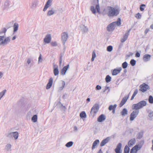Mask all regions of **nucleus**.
<instances>
[{"label":"nucleus","mask_w":153,"mask_h":153,"mask_svg":"<svg viewBox=\"0 0 153 153\" xmlns=\"http://www.w3.org/2000/svg\"><path fill=\"white\" fill-rule=\"evenodd\" d=\"M7 29H3L0 31V46H5L9 43L11 41L10 36L6 37Z\"/></svg>","instance_id":"f257e3e1"},{"label":"nucleus","mask_w":153,"mask_h":153,"mask_svg":"<svg viewBox=\"0 0 153 153\" xmlns=\"http://www.w3.org/2000/svg\"><path fill=\"white\" fill-rule=\"evenodd\" d=\"M107 9L108 10V15L110 16H117L119 14L120 11L119 8L116 7H108Z\"/></svg>","instance_id":"f03ea898"},{"label":"nucleus","mask_w":153,"mask_h":153,"mask_svg":"<svg viewBox=\"0 0 153 153\" xmlns=\"http://www.w3.org/2000/svg\"><path fill=\"white\" fill-rule=\"evenodd\" d=\"M146 101L145 100H142L137 103L133 104L132 106V109L133 110H139V109L146 106Z\"/></svg>","instance_id":"7ed1b4c3"},{"label":"nucleus","mask_w":153,"mask_h":153,"mask_svg":"<svg viewBox=\"0 0 153 153\" xmlns=\"http://www.w3.org/2000/svg\"><path fill=\"white\" fill-rule=\"evenodd\" d=\"M121 24V19L119 18L116 22H113L110 24L107 27V29L115 28L116 26H119Z\"/></svg>","instance_id":"20e7f679"},{"label":"nucleus","mask_w":153,"mask_h":153,"mask_svg":"<svg viewBox=\"0 0 153 153\" xmlns=\"http://www.w3.org/2000/svg\"><path fill=\"white\" fill-rule=\"evenodd\" d=\"M99 108V105L98 104H95L92 107L91 111V114L93 116H94L98 112Z\"/></svg>","instance_id":"39448f33"},{"label":"nucleus","mask_w":153,"mask_h":153,"mask_svg":"<svg viewBox=\"0 0 153 153\" xmlns=\"http://www.w3.org/2000/svg\"><path fill=\"white\" fill-rule=\"evenodd\" d=\"M140 90L143 92H145L150 89L149 86L145 83L140 85Z\"/></svg>","instance_id":"423d86ee"},{"label":"nucleus","mask_w":153,"mask_h":153,"mask_svg":"<svg viewBox=\"0 0 153 153\" xmlns=\"http://www.w3.org/2000/svg\"><path fill=\"white\" fill-rule=\"evenodd\" d=\"M139 112V110H134L131 113L130 117V120L133 121L137 117Z\"/></svg>","instance_id":"0eeeda50"},{"label":"nucleus","mask_w":153,"mask_h":153,"mask_svg":"<svg viewBox=\"0 0 153 153\" xmlns=\"http://www.w3.org/2000/svg\"><path fill=\"white\" fill-rule=\"evenodd\" d=\"M13 26V29H18L19 27V24L16 22L14 23V21H12V22L9 23L7 24V28H10L11 27Z\"/></svg>","instance_id":"6e6552de"},{"label":"nucleus","mask_w":153,"mask_h":153,"mask_svg":"<svg viewBox=\"0 0 153 153\" xmlns=\"http://www.w3.org/2000/svg\"><path fill=\"white\" fill-rule=\"evenodd\" d=\"M96 9H97V12L99 13H100V7L99 4H97L96 6V9L95 8L94 6H91L90 7V10L91 11L92 13L93 14H95L96 12Z\"/></svg>","instance_id":"1a4fd4ad"},{"label":"nucleus","mask_w":153,"mask_h":153,"mask_svg":"<svg viewBox=\"0 0 153 153\" xmlns=\"http://www.w3.org/2000/svg\"><path fill=\"white\" fill-rule=\"evenodd\" d=\"M68 36V34L67 32H63L62 34L61 37L62 40L63 45H64L65 43L67 40Z\"/></svg>","instance_id":"9d476101"},{"label":"nucleus","mask_w":153,"mask_h":153,"mask_svg":"<svg viewBox=\"0 0 153 153\" xmlns=\"http://www.w3.org/2000/svg\"><path fill=\"white\" fill-rule=\"evenodd\" d=\"M51 40V36L50 34L47 35L44 39V42L46 44L50 43Z\"/></svg>","instance_id":"9b49d317"},{"label":"nucleus","mask_w":153,"mask_h":153,"mask_svg":"<svg viewBox=\"0 0 153 153\" xmlns=\"http://www.w3.org/2000/svg\"><path fill=\"white\" fill-rule=\"evenodd\" d=\"M130 30L129 29L128 30H127L126 32V33L123 37L121 39V41L122 42H124L126 41L127 39L128 35L129 34V33L130 31Z\"/></svg>","instance_id":"f8f14e48"},{"label":"nucleus","mask_w":153,"mask_h":153,"mask_svg":"<svg viewBox=\"0 0 153 153\" xmlns=\"http://www.w3.org/2000/svg\"><path fill=\"white\" fill-rule=\"evenodd\" d=\"M38 3V0H33L30 6V8L32 9H35L36 8Z\"/></svg>","instance_id":"ddd939ff"},{"label":"nucleus","mask_w":153,"mask_h":153,"mask_svg":"<svg viewBox=\"0 0 153 153\" xmlns=\"http://www.w3.org/2000/svg\"><path fill=\"white\" fill-rule=\"evenodd\" d=\"M9 2V1L8 0L5 1L4 6V10H6L7 11L10 10L11 6H10Z\"/></svg>","instance_id":"4468645a"},{"label":"nucleus","mask_w":153,"mask_h":153,"mask_svg":"<svg viewBox=\"0 0 153 153\" xmlns=\"http://www.w3.org/2000/svg\"><path fill=\"white\" fill-rule=\"evenodd\" d=\"M69 65L68 64L63 68L60 71V73L61 75H64L66 73L69 67Z\"/></svg>","instance_id":"2eb2a0df"},{"label":"nucleus","mask_w":153,"mask_h":153,"mask_svg":"<svg viewBox=\"0 0 153 153\" xmlns=\"http://www.w3.org/2000/svg\"><path fill=\"white\" fill-rule=\"evenodd\" d=\"M110 139V137H108L105 139L103 140L100 143V146H103L109 142Z\"/></svg>","instance_id":"dca6fc26"},{"label":"nucleus","mask_w":153,"mask_h":153,"mask_svg":"<svg viewBox=\"0 0 153 153\" xmlns=\"http://www.w3.org/2000/svg\"><path fill=\"white\" fill-rule=\"evenodd\" d=\"M151 56L149 54H145L143 56V60L145 62H147L150 60Z\"/></svg>","instance_id":"f3484780"},{"label":"nucleus","mask_w":153,"mask_h":153,"mask_svg":"<svg viewBox=\"0 0 153 153\" xmlns=\"http://www.w3.org/2000/svg\"><path fill=\"white\" fill-rule=\"evenodd\" d=\"M52 2V0H48L47 1L43 9V11H46L48 8L50 6H51Z\"/></svg>","instance_id":"a211bd4d"},{"label":"nucleus","mask_w":153,"mask_h":153,"mask_svg":"<svg viewBox=\"0 0 153 153\" xmlns=\"http://www.w3.org/2000/svg\"><path fill=\"white\" fill-rule=\"evenodd\" d=\"M53 82V79L52 77L50 78L46 86V89H48L51 88Z\"/></svg>","instance_id":"6ab92c4d"},{"label":"nucleus","mask_w":153,"mask_h":153,"mask_svg":"<svg viewBox=\"0 0 153 153\" xmlns=\"http://www.w3.org/2000/svg\"><path fill=\"white\" fill-rule=\"evenodd\" d=\"M129 97V95L125 96L123 99L121 103L120 104V105L121 107L127 101Z\"/></svg>","instance_id":"aec40b11"},{"label":"nucleus","mask_w":153,"mask_h":153,"mask_svg":"<svg viewBox=\"0 0 153 153\" xmlns=\"http://www.w3.org/2000/svg\"><path fill=\"white\" fill-rule=\"evenodd\" d=\"M122 69L121 67L119 68L118 69H114L112 72V75L113 76L116 75L120 72Z\"/></svg>","instance_id":"412c9836"},{"label":"nucleus","mask_w":153,"mask_h":153,"mask_svg":"<svg viewBox=\"0 0 153 153\" xmlns=\"http://www.w3.org/2000/svg\"><path fill=\"white\" fill-rule=\"evenodd\" d=\"M121 146V143H119L117 145L116 148L115 149V151L116 153H121L120 152V150Z\"/></svg>","instance_id":"4be33fe9"},{"label":"nucleus","mask_w":153,"mask_h":153,"mask_svg":"<svg viewBox=\"0 0 153 153\" xmlns=\"http://www.w3.org/2000/svg\"><path fill=\"white\" fill-rule=\"evenodd\" d=\"M106 118L105 116L103 114H102L100 115L97 118V121L100 122H101L104 121Z\"/></svg>","instance_id":"5701e85b"},{"label":"nucleus","mask_w":153,"mask_h":153,"mask_svg":"<svg viewBox=\"0 0 153 153\" xmlns=\"http://www.w3.org/2000/svg\"><path fill=\"white\" fill-rule=\"evenodd\" d=\"M53 73L55 76L58 75L59 73L58 66L57 65H54V67Z\"/></svg>","instance_id":"b1692460"},{"label":"nucleus","mask_w":153,"mask_h":153,"mask_svg":"<svg viewBox=\"0 0 153 153\" xmlns=\"http://www.w3.org/2000/svg\"><path fill=\"white\" fill-rule=\"evenodd\" d=\"M136 140L135 138H133L130 140L128 142V145L129 147H131L133 146L135 143Z\"/></svg>","instance_id":"393cba45"},{"label":"nucleus","mask_w":153,"mask_h":153,"mask_svg":"<svg viewBox=\"0 0 153 153\" xmlns=\"http://www.w3.org/2000/svg\"><path fill=\"white\" fill-rule=\"evenodd\" d=\"M100 141L99 140H96L93 143L92 149L93 150L97 146V145L99 144Z\"/></svg>","instance_id":"a878e982"},{"label":"nucleus","mask_w":153,"mask_h":153,"mask_svg":"<svg viewBox=\"0 0 153 153\" xmlns=\"http://www.w3.org/2000/svg\"><path fill=\"white\" fill-rule=\"evenodd\" d=\"M59 84H61V86L59 88V90L61 91L64 88L65 85V83L64 81L61 80L59 82Z\"/></svg>","instance_id":"bb28decb"},{"label":"nucleus","mask_w":153,"mask_h":153,"mask_svg":"<svg viewBox=\"0 0 153 153\" xmlns=\"http://www.w3.org/2000/svg\"><path fill=\"white\" fill-rule=\"evenodd\" d=\"M12 146L10 144H7L5 146V149L8 151H11Z\"/></svg>","instance_id":"cd10ccee"},{"label":"nucleus","mask_w":153,"mask_h":153,"mask_svg":"<svg viewBox=\"0 0 153 153\" xmlns=\"http://www.w3.org/2000/svg\"><path fill=\"white\" fill-rule=\"evenodd\" d=\"M121 114L123 116H125L128 114V111L125 108H124L121 112Z\"/></svg>","instance_id":"c85d7f7f"},{"label":"nucleus","mask_w":153,"mask_h":153,"mask_svg":"<svg viewBox=\"0 0 153 153\" xmlns=\"http://www.w3.org/2000/svg\"><path fill=\"white\" fill-rule=\"evenodd\" d=\"M55 13V10L53 9L48 11L47 13L48 16H50L54 14Z\"/></svg>","instance_id":"c756f323"},{"label":"nucleus","mask_w":153,"mask_h":153,"mask_svg":"<svg viewBox=\"0 0 153 153\" xmlns=\"http://www.w3.org/2000/svg\"><path fill=\"white\" fill-rule=\"evenodd\" d=\"M143 131H140L137 135V137L138 139H140L143 137Z\"/></svg>","instance_id":"7c9ffc66"},{"label":"nucleus","mask_w":153,"mask_h":153,"mask_svg":"<svg viewBox=\"0 0 153 153\" xmlns=\"http://www.w3.org/2000/svg\"><path fill=\"white\" fill-rule=\"evenodd\" d=\"M37 120V116L36 114L34 115L31 118L32 121L34 123L36 122Z\"/></svg>","instance_id":"2f4dec72"},{"label":"nucleus","mask_w":153,"mask_h":153,"mask_svg":"<svg viewBox=\"0 0 153 153\" xmlns=\"http://www.w3.org/2000/svg\"><path fill=\"white\" fill-rule=\"evenodd\" d=\"M13 137L15 139H16L18 138L19 136V133L17 131L13 132Z\"/></svg>","instance_id":"473e14b6"},{"label":"nucleus","mask_w":153,"mask_h":153,"mask_svg":"<svg viewBox=\"0 0 153 153\" xmlns=\"http://www.w3.org/2000/svg\"><path fill=\"white\" fill-rule=\"evenodd\" d=\"M130 148L127 145L126 146L124 149V153H129Z\"/></svg>","instance_id":"72a5a7b5"},{"label":"nucleus","mask_w":153,"mask_h":153,"mask_svg":"<svg viewBox=\"0 0 153 153\" xmlns=\"http://www.w3.org/2000/svg\"><path fill=\"white\" fill-rule=\"evenodd\" d=\"M73 144V142L72 141H70L67 143L65 145L66 147L69 148L71 147Z\"/></svg>","instance_id":"f704fd0d"},{"label":"nucleus","mask_w":153,"mask_h":153,"mask_svg":"<svg viewBox=\"0 0 153 153\" xmlns=\"http://www.w3.org/2000/svg\"><path fill=\"white\" fill-rule=\"evenodd\" d=\"M80 116L81 118H85L86 117V115L85 111H82L80 113Z\"/></svg>","instance_id":"c9c22d12"},{"label":"nucleus","mask_w":153,"mask_h":153,"mask_svg":"<svg viewBox=\"0 0 153 153\" xmlns=\"http://www.w3.org/2000/svg\"><path fill=\"white\" fill-rule=\"evenodd\" d=\"M6 91V90H3L2 92H0V100H1L2 97L5 94Z\"/></svg>","instance_id":"e433bc0d"},{"label":"nucleus","mask_w":153,"mask_h":153,"mask_svg":"<svg viewBox=\"0 0 153 153\" xmlns=\"http://www.w3.org/2000/svg\"><path fill=\"white\" fill-rule=\"evenodd\" d=\"M148 100L149 103H153V97L152 96L150 95L149 96Z\"/></svg>","instance_id":"4c0bfd02"},{"label":"nucleus","mask_w":153,"mask_h":153,"mask_svg":"<svg viewBox=\"0 0 153 153\" xmlns=\"http://www.w3.org/2000/svg\"><path fill=\"white\" fill-rule=\"evenodd\" d=\"M148 117L150 119H152V117H153V111H149L148 112Z\"/></svg>","instance_id":"58836bf2"},{"label":"nucleus","mask_w":153,"mask_h":153,"mask_svg":"<svg viewBox=\"0 0 153 153\" xmlns=\"http://www.w3.org/2000/svg\"><path fill=\"white\" fill-rule=\"evenodd\" d=\"M8 63V61L5 59L2 60L1 62V65H2L6 66Z\"/></svg>","instance_id":"ea45409f"},{"label":"nucleus","mask_w":153,"mask_h":153,"mask_svg":"<svg viewBox=\"0 0 153 153\" xmlns=\"http://www.w3.org/2000/svg\"><path fill=\"white\" fill-rule=\"evenodd\" d=\"M111 77L109 75H108L105 78L106 82L108 83L110 82L111 80Z\"/></svg>","instance_id":"a19ab883"},{"label":"nucleus","mask_w":153,"mask_h":153,"mask_svg":"<svg viewBox=\"0 0 153 153\" xmlns=\"http://www.w3.org/2000/svg\"><path fill=\"white\" fill-rule=\"evenodd\" d=\"M43 60L42 55L41 54H40L38 58V64L42 62Z\"/></svg>","instance_id":"79ce46f5"},{"label":"nucleus","mask_w":153,"mask_h":153,"mask_svg":"<svg viewBox=\"0 0 153 153\" xmlns=\"http://www.w3.org/2000/svg\"><path fill=\"white\" fill-rule=\"evenodd\" d=\"M128 66V63L126 62H124L122 64V66L123 68H126Z\"/></svg>","instance_id":"37998d69"},{"label":"nucleus","mask_w":153,"mask_h":153,"mask_svg":"<svg viewBox=\"0 0 153 153\" xmlns=\"http://www.w3.org/2000/svg\"><path fill=\"white\" fill-rule=\"evenodd\" d=\"M133 148L137 152L141 149L137 145H136Z\"/></svg>","instance_id":"c03bdc74"},{"label":"nucleus","mask_w":153,"mask_h":153,"mask_svg":"<svg viewBox=\"0 0 153 153\" xmlns=\"http://www.w3.org/2000/svg\"><path fill=\"white\" fill-rule=\"evenodd\" d=\"M144 143V141L143 140L140 141L137 145L140 148H141Z\"/></svg>","instance_id":"a18cd8bd"},{"label":"nucleus","mask_w":153,"mask_h":153,"mask_svg":"<svg viewBox=\"0 0 153 153\" xmlns=\"http://www.w3.org/2000/svg\"><path fill=\"white\" fill-rule=\"evenodd\" d=\"M113 49V47L111 45H109L107 47V50L108 52L111 51Z\"/></svg>","instance_id":"49530a36"},{"label":"nucleus","mask_w":153,"mask_h":153,"mask_svg":"<svg viewBox=\"0 0 153 153\" xmlns=\"http://www.w3.org/2000/svg\"><path fill=\"white\" fill-rule=\"evenodd\" d=\"M96 56V54L95 52L94 51L92 53V58H91V61H93L94 60V59Z\"/></svg>","instance_id":"de8ad7c7"},{"label":"nucleus","mask_w":153,"mask_h":153,"mask_svg":"<svg viewBox=\"0 0 153 153\" xmlns=\"http://www.w3.org/2000/svg\"><path fill=\"white\" fill-rule=\"evenodd\" d=\"M130 63L132 66H134L135 65L136 61L134 59H132L131 60Z\"/></svg>","instance_id":"09e8293b"},{"label":"nucleus","mask_w":153,"mask_h":153,"mask_svg":"<svg viewBox=\"0 0 153 153\" xmlns=\"http://www.w3.org/2000/svg\"><path fill=\"white\" fill-rule=\"evenodd\" d=\"M51 45L53 46H56L57 45V42H52L51 43Z\"/></svg>","instance_id":"8fccbe9b"},{"label":"nucleus","mask_w":153,"mask_h":153,"mask_svg":"<svg viewBox=\"0 0 153 153\" xmlns=\"http://www.w3.org/2000/svg\"><path fill=\"white\" fill-rule=\"evenodd\" d=\"M146 5L144 4H142L140 7V10L142 11L144 10V8L143 7H145Z\"/></svg>","instance_id":"3c124183"},{"label":"nucleus","mask_w":153,"mask_h":153,"mask_svg":"<svg viewBox=\"0 0 153 153\" xmlns=\"http://www.w3.org/2000/svg\"><path fill=\"white\" fill-rule=\"evenodd\" d=\"M141 16L139 13H138L135 16L136 17L137 19H140L141 18Z\"/></svg>","instance_id":"603ef678"},{"label":"nucleus","mask_w":153,"mask_h":153,"mask_svg":"<svg viewBox=\"0 0 153 153\" xmlns=\"http://www.w3.org/2000/svg\"><path fill=\"white\" fill-rule=\"evenodd\" d=\"M114 105H110L109 106L108 108V109L110 111L113 110L114 109Z\"/></svg>","instance_id":"864d4df0"},{"label":"nucleus","mask_w":153,"mask_h":153,"mask_svg":"<svg viewBox=\"0 0 153 153\" xmlns=\"http://www.w3.org/2000/svg\"><path fill=\"white\" fill-rule=\"evenodd\" d=\"M137 152L132 148L131 150L130 153H137Z\"/></svg>","instance_id":"5fc2aeb1"},{"label":"nucleus","mask_w":153,"mask_h":153,"mask_svg":"<svg viewBox=\"0 0 153 153\" xmlns=\"http://www.w3.org/2000/svg\"><path fill=\"white\" fill-rule=\"evenodd\" d=\"M101 89V87L99 85H97L96 87V90H100Z\"/></svg>","instance_id":"6e6d98bb"},{"label":"nucleus","mask_w":153,"mask_h":153,"mask_svg":"<svg viewBox=\"0 0 153 153\" xmlns=\"http://www.w3.org/2000/svg\"><path fill=\"white\" fill-rule=\"evenodd\" d=\"M13 132H10L8 134V135H7V137H12L13 136Z\"/></svg>","instance_id":"4d7b16f0"},{"label":"nucleus","mask_w":153,"mask_h":153,"mask_svg":"<svg viewBox=\"0 0 153 153\" xmlns=\"http://www.w3.org/2000/svg\"><path fill=\"white\" fill-rule=\"evenodd\" d=\"M31 59L30 58H28L27 61V62L28 65H29L31 62Z\"/></svg>","instance_id":"13d9d810"},{"label":"nucleus","mask_w":153,"mask_h":153,"mask_svg":"<svg viewBox=\"0 0 153 153\" xmlns=\"http://www.w3.org/2000/svg\"><path fill=\"white\" fill-rule=\"evenodd\" d=\"M138 92V90L137 89H136L135 90V91H134V92L133 95H134L135 96L137 95V94Z\"/></svg>","instance_id":"bf43d9fd"},{"label":"nucleus","mask_w":153,"mask_h":153,"mask_svg":"<svg viewBox=\"0 0 153 153\" xmlns=\"http://www.w3.org/2000/svg\"><path fill=\"white\" fill-rule=\"evenodd\" d=\"M62 56H61L60 57L59 61V65L60 66H61V65L62 63Z\"/></svg>","instance_id":"052dcab7"},{"label":"nucleus","mask_w":153,"mask_h":153,"mask_svg":"<svg viewBox=\"0 0 153 153\" xmlns=\"http://www.w3.org/2000/svg\"><path fill=\"white\" fill-rule=\"evenodd\" d=\"M74 131L75 132H77L78 130V128L76 126H75L74 127Z\"/></svg>","instance_id":"680f3d73"},{"label":"nucleus","mask_w":153,"mask_h":153,"mask_svg":"<svg viewBox=\"0 0 153 153\" xmlns=\"http://www.w3.org/2000/svg\"><path fill=\"white\" fill-rule=\"evenodd\" d=\"M140 56V54L138 52H137L135 54V56L137 57H139Z\"/></svg>","instance_id":"e2e57ef3"},{"label":"nucleus","mask_w":153,"mask_h":153,"mask_svg":"<svg viewBox=\"0 0 153 153\" xmlns=\"http://www.w3.org/2000/svg\"><path fill=\"white\" fill-rule=\"evenodd\" d=\"M82 32L83 33H86L88 31V29H82Z\"/></svg>","instance_id":"0e129e2a"},{"label":"nucleus","mask_w":153,"mask_h":153,"mask_svg":"<svg viewBox=\"0 0 153 153\" xmlns=\"http://www.w3.org/2000/svg\"><path fill=\"white\" fill-rule=\"evenodd\" d=\"M117 105L116 104H114V109H113V110H112V113L113 114H114L115 112V109L117 107Z\"/></svg>","instance_id":"69168bd1"},{"label":"nucleus","mask_w":153,"mask_h":153,"mask_svg":"<svg viewBox=\"0 0 153 153\" xmlns=\"http://www.w3.org/2000/svg\"><path fill=\"white\" fill-rule=\"evenodd\" d=\"M16 38V35L14 36L12 38V40H15Z\"/></svg>","instance_id":"338daca9"},{"label":"nucleus","mask_w":153,"mask_h":153,"mask_svg":"<svg viewBox=\"0 0 153 153\" xmlns=\"http://www.w3.org/2000/svg\"><path fill=\"white\" fill-rule=\"evenodd\" d=\"M109 88V87H107V86H106L105 87V89L103 91V92H105V91L107 90V89H108Z\"/></svg>","instance_id":"774afa93"}]
</instances>
